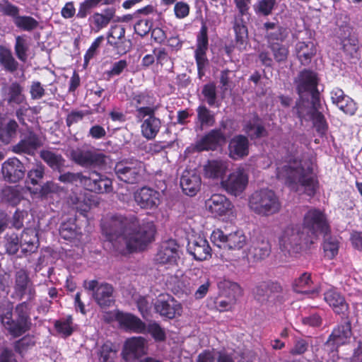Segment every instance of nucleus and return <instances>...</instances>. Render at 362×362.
<instances>
[{
    "mask_svg": "<svg viewBox=\"0 0 362 362\" xmlns=\"http://www.w3.org/2000/svg\"><path fill=\"white\" fill-rule=\"evenodd\" d=\"M102 230L110 242L122 238L129 252L144 250L153 240L156 233L153 222L139 224L136 217L128 218L119 214L112 216L103 222Z\"/></svg>",
    "mask_w": 362,
    "mask_h": 362,
    "instance_id": "obj_1",
    "label": "nucleus"
},
{
    "mask_svg": "<svg viewBox=\"0 0 362 362\" xmlns=\"http://www.w3.org/2000/svg\"><path fill=\"white\" fill-rule=\"evenodd\" d=\"M13 295L21 300L14 308L13 307L0 308V321L4 329L13 338H18L28 332L32 327L30 310L32 303L36 298L37 293L33 282L13 291Z\"/></svg>",
    "mask_w": 362,
    "mask_h": 362,
    "instance_id": "obj_2",
    "label": "nucleus"
},
{
    "mask_svg": "<svg viewBox=\"0 0 362 362\" xmlns=\"http://www.w3.org/2000/svg\"><path fill=\"white\" fill-rule=\"evenodd\" d=\"M248 206L251 211L261 216H269L278 214L281 203L276 192L269 188L255 191L249 197Z\"/></svg>",
    "mask_w": 362,
    "mask_h": 362,
    "instance_id": "obj_3",
    "label": "nucleus"
},
{
    "mask_svg": "<svg viewBox=\"0 0 362 362\" xmlns=\"http://www.w3.org/2000/svg\"><path fill=\"white\" fill-rule=\"evenodd\" d=\"M336 25L339 28L338 38L340 40L344 53L349 59L360 57L359 42L354 27L350 23V18L346 13L337 16Z\"/></svg>",
    "mask_w": 362,
    "mask_h": 362,
    "instance_id": "obj_4",
    "label": "nucleus"
},
{
    "mask_svg": "<svg viewBox=\"0 0 362 362\" xmlns=\"http://www.w3.org/2000/svg\"><path fill=\"white\" fill-rule=\"evenodd\" d=\"M114 171L119 180L134 185L144 181L146 168L143 161L132 158L117 162Z\"/></svg>",
    "mask_w": 362,
    "mask_h": 362,
    "instance_id": "obj_5",
    "label": "nucleus"
},
{
    "mask_svg": "<svg viewBox=\"0 0 362 362\" xmlns=\"http://www.w3.org/2000/svg\"><path fill=\"white\" fill-rule=\"evenodd\" d=\"M70 158L76 164L83 168H93L99 170L105 168L110 160L109 156L98 151L73 149Z\"/></svg>",
    "mask_w": 362,
    "mask_h": 362,
    "instance_id": "obj_6",
    "label": "nucleus"
},
{
    "mask_svg": "<svg viewBox=\"0 0 362 362\" xmlns=\"http://www.w3.org/2000/svg\"><path fill=\"white\" fill-rule=\"evenodd\" d=\"M286 161V164L277 166L276 178L283 181L288 187L295 188L298 186V181L305 169L300 164L301 160L298 159L295 155L287 156Z\"/></svg>",
    "mask_w": 362,
    "mask_h": 362,
    "instance_id": "obj_7",
    "label": "nucleus"
},
{
    "mask_svg": "<svg viewBox=\"0 0 362 362\" xmlns=\"http://www.w3.org/2000/svg\"><path fill=\"white\" fill-rule=\"evenodd\" d=\"M301 228L306 230L307 235L313 237H317L319 233L326 234L329 231L326 214L317 208H311L305 214Z\"/></svg>",
    "mask_w": 362,
    "mask_h": 362,
    "instance_id": "obj_8",
    "label": "nucleus"
},
{
    "mask_svg": "<svg viewBox=\"0 0 362 362\" xmlns=\"http://www.w3.org/2000/svg\"><path fill=\"white\" fill-rule=\"evenodd\" d=\"M154 107H140L136 108V118L143 120L141 124L142 136L148 140L156 138L161 127V121L156 117Z\"/></svg>",
    "mask_w": 362,
    "mask_h": 362,
    "instance_id": "obj_9",
    "label": "nucleus"
},
{
    "mask_svg": "<svg viewBox=\"0 0 362 362\" xmlns=\"http://www.w3.org/2000/svg\"><path fill=\"white\" fill-rule=\"evenodd\" d=\"M85 289L92 291V296L97 305L102 309L110 308L115 303L114 288L108 283H101L94 279L84 281Z\"/></svg>",
    "mask_w": 362,
    "mask_h": 362,
    "instance_id": "obj_10",
    "label": "nucleus"
},
{
    "mask_svg": "<svg viewBox=\"0 0 362 362\" xmlns=\"http://www.w3.org/2000/svg\"><path fill=\"white\" fill-rule=\"evenodd\" d=\"M208 47V27L204 22H202L200 30L197 35L196 49L194 51V58L199 78L205 75V69L209 64V60L206 57Z\"/></svg>",
    "mask_w": 362,
    "mask_h": 362,
    "instance_id": "obj_11",
    "label": "nucleus"
},
{
    "mask_svg": "<svg viewBox=\"0 0 362 362\" xmlns=\"http://www.w3.org/2000/svg\"><path fill=\"white\" fill-rule=\"evenodd\" d=\"M343 322L338 324L333 328L329 334L325 346L330 347V351H337V349L349 342L352 336L351 323L348 315L344 316Z\"/></svg>",
    "mask_w": 362,
    "mask_h": 362,
    "instance_id": "obj_12",
    "label": "nucleus"
},
{
    "mask_svg": "<svg viewBox=\"0 0 362 362\" xmlns=\"http://www.w3.org/2000/svg\"><path fill=\"white\" fill-rule=\"evenodd\" d=\"M248 175L242 168L230 173L228 177L221 182L223 188L232 196L238 197L243 193L248 185Z\"/></svg>",
    "mask_w": 362,
    "mask_h": 362,
    "instance_id": "obj_13",
    "label": "nucleus"
},
{
    "mask_svg": "<svg viewBox=\"0 0 362 362\" xmlns=\"http://www.w3.org/2000/svg\"><path fill=\"white\" fill-rule=\"evenodd\" d=\"M134 199L141 209L154 210L161 203V194L155 189L144 186L137 189L134 193Z\"/></svg>",
    "mask_w": 362,
    "mask_h": 362,
    "instance_id": "obj_14",
    "label": "nucleus"
},
{
    "mask_svg": "<svg viewBox=\"0 0 362 362\" xmlns=\"http://www.w3.org/2000/svg\"><path fill=\"white\" fill-rule=\"evenodd\" d=\"M154 309L156 313L169 320L180 316L182 313L181 303L170 295H160L154 303Z\"/></svg>",
    "mask_w": 362,
    "mask_h": 362,
    "instance_id": "obj_15",
    "label": "nucleus"
},
{
    "mask_svg": "<svg viewBox=\"0 0 362 362\" xmlns=\"http://www.w3.org/2000/svg\"><path fill=\"white\" fill-rule=\"evenodd\" d=\"M303 231L299 223H290L283 230L279 238V245L282 251L290 252L299 246L303 239Z\"/></svg>",
    "mask_w": 362,
    "mask_h": 362,
    "instance_id": "obj_16",
    "label": "nucleus"
},
{
    "mask_svg": "<svg viewBox=\"0 0 362 362\" xmlns=\"http://www.w3.org/2000/svg\"><path fill=\"white\" fill-rule=\"evenodd\" d=\"M180 245L173 239L163 242L155 256V262L160 264L175 265L180 259Z\"/></svg>",
    "mask_w": 362,
    "mask_h": 362,
    "instance_id": "obj_17",
    "label": "nucleus"
},
{
    "mask_svg": "<svg viewBox=\"0 0 362 362\" xmlns=\"http://www.w3.org/2000/svg\"><path fill=\"white\" fill-rule=\"evenodd\" d=\"M42 146L40 136L32 129H28L20 141L11 148L12 152L16 154L34 156L36 151Z\"/></svg>",
    "mask_w": 362,
    "mask_h": 362,
    "instance_id": "obj_18",
    "label": "nucleus"
},
{
    "mask_svg": "<svg viewBox=\"0 0 362 362\" xmlns=\"http://www.w3.org/2000/svg\"><path fill=\"white\" fill-rule=\"evenodd\" d=\"M83 187L86 190L102 194L112 190V182L106 175L94 170L88 176L84 175Z\"/></svg>",
    "mask_w": 362,
    "mask_h": 362,
    "instance_id": "obj_19",
    "label": "nucleus"
},
{
    "mask_svg": "<svg viewBox=\"0 0 362 362\" xmlns=\"http://www.w3.org/2000/svg\"><path fill=\"white\" fill-rule=\"evenodd\" d=\"M115 319L124 331L136 334H146V324L136 315L117 310Z\"/></svg>",
    "mask_w": 362,
    "mask_h": 362,
    "instance_id": "obj_20",
    "label": "nucleus"
},
{
    "mask_svg": "<svg viewBox=\"0 0 362 362\" xmlns=\"http://www.w3.org/2000/svg\"><path fill=\"white\" fill-rule=\"evenodd\" d=\"M126 30L122 25H115L107 33V44L118 54H126L129 51L130 42L125 36Z\"/></svg>",
    "mask_w": 362,
    "mask_h": 362,
    "instance_id": "obj_21",
    "label": "nucleus"
},
{
    "mask_svg": "<svg viewBox=\"0 0 362 362\" xmlns=\"http://www.w3.org/2000/svg\"><path fill=\"white\" fill-rule=\"evenodd\" d=\"M250 142L248 136L236 134L228 141V157L233 160H240L250 154Z\"/></svg>",
    "mask_w": 362,
    "mask_h": 362,
    "instance_id": "obj_22",
    "label": "nucleus"
},
{
    "mask_svg": "<svg viewBox=\"0 0 362 362\" xmlns=\"http://www.w3.org/2000/svg\"><path fill=\"white\" fill-rule=\"evenodd\" d=\"M1 172L5 181L16 183L24 177L25 169L19 159L13 157L2 163Z\"/></svg>",
    "mask_w": 362,
    "mask_h": 362,
    "instance_id": "obj_23",
    "label": "nucleus"
},
{
    "mask_svg": "<svg viewBox=\"0 0 362 362\" xmlns=\"http://www.w3.org/2000/svg\"><path fill=\"white\" fill-rule=\"evenodd\" d=\"M187 252L198 261H204L211 257V248L206 238L194 236L188 241Z\"/></svg>",
    "mask_w": 362,
    "mask_h": 362,
    "instance_id": "obj_24",
    "label": "nucleus"
},
{
    "mask_svg": "<svg viewBox=\"0 0 362 362\" xmlns=\"http://www.w3.org/2000/svg\"><path fill=\"white\" fill-rule=\"evenodd\" d=\"M226 137L221 129H214L201 138L197 143V148L201 151H215L225 143Z\"/></svg>",
    "mask_w": 362,
    "mask_h": 362,
    "instance_id": "obj_25",
    "label": "nucleus"
},
{
    "mask_svg": "<svg viewBox=\"0 0 362 362\" xmlns=\"http://www.w3.org/2000/svg\"><path fill=\"white\" fill-rule=\"evenodd\" d=\"M146 339L143 337H132L126 340L124 345L123 358L126 360L139 358L146 354Z\"/></svg>",
    "mask_w": 362,
    "mask_h": 362,
    "instance_id": "obj_26",
    "label": "nucleus"
},
{
    "mask_svg": "<svg viewBox=\"0 0 362 362\" xmlns=\"http://www.w3.org/2000/svg\"><path fill=\"white\" fill-rule=\"evenodd\" d=\"M206 207L214 216H223L231 210L233 205L225 195L214 194L206 202Z\"/></svg>",
    "mask_w": 362,
    "mask_h": 362,
    "instance_id": "obj_27",
    "label": "nucleus"
},
{
    "mask_svg": "<svg viewBox=\"0 0 362 362\" xmlns=\"http://www.w3.org/2000/svg\"><path fill=\"white\" fill-rule=\"evenodd\" d=\"M296 83V91L301 96L305 93L317 88V74L313 70L304 69L298 74Z\"/></svg>",
    "mask_w": 362,
    "mask_h": 362,
    "instance_id": "obj_28",
    "label": "nucleus"
},
{
    "mask_svg": "<svg viewBox=\"0 0 362 362\" xmlns=\"http://www.w3.org/2000/svg\"><path fill=\"white\" fill-rule=\"evenodd\" d=\"M115 13L116 9L114 7L106 8L103 13L94 12L88 18L91 30L94 33H98L107 28L115 16Z\"/></svg>",
    "mask_w": 362,
    "mask_h": 362,
    "instance_id": "obj_29",
    "label": "nucleus"
},
{
    "mask_svg": "<svg viewBox=\"0 0 362 362\" xmlns=\"http://www.w3.org/2000/svg\"><path fill=\"white\" fill-rule=\"evenodd\" d=\"M324 300L336 314L341 315L342 318L348 315L349 304L339 292L334 289H329L324 293Z\"/></svg>",
    "mask_w": 362,
    "mask_h": 362,
    "instance_id": "obj_30",
    "label": "nucleus"
},
{
    "mask_svg": "<svg viewBox=\"0 0 362 362\" xmlns=\"http://www.w3.org/2000/svg\"><path fill=\"white\" fill-rule=\"evenodd\" d=\"M1 96L9 105H21L25 100L23 87L18 81L4 85L1 88Z\"/></svg>",
    "mask_w": 362,
    "mask_h": 362,
    "instance_id": "obj_31",
    "label": "nucleus"
},
{
    "mask_svg": "<svg viewBox=\"0 0 362 362\" xmlns=\"http://www.w3.org/2000/svg\"><path fill=\"white\" fill-rule=\"evenodd\" d=\"M202 184L200 176L192 171L185 170L180 177V186L183 192L190 197L197 194Z\"/></svg>",
    "mask_w": 362,
    "mask_h": 362,
    "instance_id": "obj_32",
    "label": "nucleus"
},
{
    "mask_svg": "<svg viewBox=\"0 0 362 362\" xmlns=\"http://www.w3.org/2000/svg\"><path fill=\"white\" fill-rule=\"evenodd\" d=\"M263 26L266 30L265 37L269 44L276 43L275 41L283 42L288 35V28L278 23L266 22Z\"/></svg>",
    "mask_w": 362,
    "mask_h": 362,
    "instance_id": "obj_33",
    "label": "nucleus"
},
{
    "mask_svg": "<svg viewBox=\"0 0 362 362\" xmlns=\"http://www.w3.org/2000/svg\"><path fill=\"white\" fill-rule=\"evenodd\" d=\"M271 252V245L267 240L258 237L252 240L248 248L249 255L256 261L267 257Z\"/></svg>",
    "mask_w": 362,
    "mask_h": 362,
    "instance_id": "obj_34",
    "label": "nucleus"
},
{
    "mask_svg": "<svg viewBox=\"0 0 362 362\" xmlns=\"http://www.w3.org/2000/svg\"><path fill=\"white\" fill-rule=\"evenodd\" d=\"M296 57L303 66H308L317 52L314 43L311 41L298 42L295 46Z\"/></svg>",
    "mask_w": 362,
    "mask_h": 362,
    "instance_id": "obj_35",
    "label": "nucleus"
},
{
    "mask_svg": "<svg viewBox=\"0 0 362 362\" xmlns=\"http://www.w3.org/2000/svg\"><path fill=\"white\" fill-rule=\"evenodd\" d=\"M23 235L24 233H22L20 235L12 230L6 233L1 243L7 254L14 255L18 252L22 247Z\"/></svg>",
    "mask_w": 362,
    "mask_h": 362,
    "instance_id": "obj_36",
    "label": "nucleus"
},
{
    "mask_svg": "<svg viewBox=\"0 0 362 362\" xmlns=\"http://www.w3.org/2000/svg\"><path fill=\"white\" fill-rule=\"evenodd\" d=\"M40 156L43 161L53 170L62 173L65 166V159L61 154L49 150H42Z\"/></svg>",
    "mask_w": 362,
    "mask_h": 362,
    "instance_id": "obj_37",
    "label": "nucleus"
},
{
    "mask_svg": "<svg viewBox=\"0 0 362 362\" xmlns=\"http://www.w3.org/2000/svg\"><path fill=\"white\" fill-rule=\"evenodd\" d=\"M233 30L235 47L240 51L245 49L248 43V31L242 18L235 21Z\"/></svg>",
    "mask_w": 362,
    "mask_h": 362,
    "instance_id": "obj_38",
    "label": "nucleus"
},
{
    "mask_svg": "<svg viewBox=\"0 0 362 362\" xmlns=\"http://www.w3.org/2000/svg\"><path fill=\"white\" fill-rule=\"evenodd\" d=\"M0 64L9 73H14L18 69V62L13 57L10 49L0 45Z\"/></svg>",
    "mask_w": 362,
    "mask_h": 362,
    "instance_id": "obj_39",
    "label": "nucleus"
},
{
    "mask_svg": "<svg viewBox=\"0 0 362 362\" xmlns=\"http://www.w3.org/2000/svg\"><path fill=\"white\" fill-rule=\"evenodd\" d=\"M308 114L317 134L320 137L326 136L329 124L323 113L320 111H309Z\"/></svg>",
    "mask_w": 362,
    "mask_h": 362,
    "instance_id": "obj_40",
    "label": "nucleus"
},
{
    "mask_svg": "<svg viewBox=\"0 0 362 362\" xmlns=\"http://www.w3.org/2000/svg\"><path fill=\"white\" fill-rule=\"evenodd\" d=\"M18 127L17 122L13 119H9L5 125L0 121V141L4 144H9L16 136Z\"/></svg>",
    "mask_w": 362,
    "mask_h": 362,
    "instance_id": "obj_41",
    "label": "nucleus"
},
{
    "mask_svg": "<svg viewBox=\"0 0 362 362\" xmlns=\"http://www.w3.org/2000/svg\"><path fill=\"white\" fill-rule=\"evenodd\" d=\"M21 198V192L17 186H6L1 191V202L11 206L18 205Z\"/></svg>",
    "mask_w": 362,
    "mask_h": 362,
    "instance_id": "obj_42",
    "label": "nucleus"
},
{
    "mask_svg": "<svg viewBox=\"0 0 362 362\" xmlns=\"http://www.w3.org/2000/svg\"><path fill=\"white\" fill-rule=\"evenodd\" d=\"M298 185L304 187V192L306 195L313 197L319 188L318 180L313 176H308L305 170L298 181Z\"/></svg>",
    "mask_w": 362,
    "mask_h": 362,
    "instance_id": "obj_43",
    "label": "nucleus"
},
{
    "mask_svg": "<svg viewBox=\"0 0 362 362\" xmlns=\"http://www.w3.org/2000/svg\"><path fill=\"white\" fill-rule=\"evenodd\" d=\"M226 168V167L222 160H209L204 167V175L206 177L218 178L225 173Z\"/></svg>",
    "mask_w": 362,
    "mask_h": 362,
    "instance_id": "obj_44",
    "label": "nucleus"
},
{
    "mask_svg": "<svg viewBox=\"0 0 362 362\" xmlns=\"http://www.w3.org/2000/svg\"><path fill=\"white\" fill-rule=\"evenodd\" d=\"M247 242V237L244 232L237 230L228 234L226 247L229 250H240L246 245Z\"/></svg>",
    "mask_w": 362,
    "mask_h": 362,
    "instance_id": "obj_45",
    "label": "nucleus"
},
{
    "mask_svg": "<svg viewBox=\"0 0 362 362\" xmlns=\"http://www.w3.org/2000/svg\"><path fill=\"white\" fill-rule=\"evenodd\" d=\"M196 111L197 120L201 126L212 127L215 124V115L206 106L199 105Z\"/></svg>",
    "mask_w": 362,
    "mask_h": 362,
    "instance_id": "obj_46",
    "label": "nucleus"
},
{
    "mask_svg": "<svg viewBox=\"0 0 362 362\" xmlns=\"http://www.w3.org/2000/svg\"><path fill=\"white\" fill-rule=\"evenodd\" d=\"M313 284L311 274L308 272L303 273L293 283L294 291L300 293H308Z\"/></svg>",
    "mask_w": 362,
    "mask_h": 362,
    "instance_id": "obj_47",
    "label": "nucleus"
},
{
    "mask_svg": "<svg viewBox=\"0 0 362 362\" xmlns=\"http://www.w3.org/2000/svg\"><path fill=\"white\" fill-rule=\"evenodd\" d=\"M54 327L57 333L63 337L66 338L71 336L74 330L72 316L68 315L65 319L56 320L54 323Z\"/></svg>",
    "mask_w": 362,
    "mask_h": 362,
    "instance_id": "obj_48",
    "label": "nucleus"
},
{
    "mask_svg": "<svg viewBox=\"0 0 362 362\" xmlns=\"http://www.w3.org/2000/svg\"><path fill=\"white\" fill-rule=\"evenodd\" d=\"M92 197V195L81 194L78 197L75 196L71 199L72 204L75 205L76 209L83 214L90 209L91 206L94 203Z\"/></svg>",
    "mask_w": 362,
    "mask_h": 362,
    "instance_id": "obj_49",
    "label": "nucleus"
},
{
    "mask_svg": "<svg viewBox=\"0 0 362 362\" xmlns=\"http://www.w3.org/2000/svg\"><path fill=\"white\" fill-rule=\"evenodd\" d=\"M13 23L18 28L28 32L35 30L39 25V22L30 16H18L13 19Z\"/></svg>",
    "mask_w": 362,
    "mask_h": 362,
    "instance_id": "obj_50",
    "label": "nucleus"
},
{
    "mask_svg": "<svg viewBox=\"0 0 362 362\" xmlns=\"http://www.w3.org/2000/svg\"><path fill=\"white\" fill-rule=\"evenodd\" d=\"M276 6V0H259L254 5L255 13L258 16L271 15Z\"/></svg>",
    "mask_w": 362,
    "mask_h": 362,
    "instance_id": "obj_51",
    "label": "nucleus"
},
{
    "mask_svg": "<svg viewBox=\"0 0 362 362\" xmlns=\"http://www.w3.org/2000/svg\"><path fill=\"white\" fill-rule=\"evenodd\" d=\"M146 334H149L156 342H162L166 339L165 329L156 321L146 325Z\"/></svg>",
    "mask_w": 362,
    "mask_h": 362,
    "instance_id": "obj_52",
    "label": "nucleus"
},
{
    "mask_svg": "<svg viewBox=\"0 0 362 362\" xmlns=\"http://www.w3.org/2000/svg\"><path fill=\"white\" fill-rule=\"evenodd\" d=\"M98 353L102 362H111V360L116 356L117 349L112 341H106L99 348Z\"/></svg>",
    "mask_w": 362,
    "mask_h": 362,
    "instance_id": "obj_53",
    "label": "nucleus"
},
{
    "mask_svg": "<svg viewBox=\"0 0 362 362\" xmlns=\"http://www.w3.org/2000/svg\"><path fill=\"white\" fill-rule=\"evenodd\" d=\"M45 166L38 163L28 172L26 182L28 185L36 186L40 184L45 175Z\"/></svg>",
    "mask_w": 362,
    "mask_h": 362,
    "instance_id": "obj_54",
    "label": "nucleus"
},
{
    "mask_svg": "<svg viewBox=\"0 0 362 362\" xmlns=\"http://www.w3.org/2000/svg\"><path fill=\"white\" fill-rule=\"evenodd\" d=\"M35 345V341L33 335L27 334L16 340L13 344V349L16 353L21 355L29 349Z\"/></svg>",
    "mask_w": 362,
    "mask_h": 362,
    "instance_id": "obj_55",
    "label": "nucleus"
},
{
    "mask_svg": "<svg viewBox=\"0 0 362 362\" xmlns=\"http://www.w3.org/2000/svg\"><path fill=\"white\" fill-rule=\"evenodd\" d=\"M339 248V242L336 238L329 237L323 243V250L329 259H333L337 255Z\"/></svg>",
    "mask_w": 362,
    "mask_h": 362,
    "instance_id": "obj_56",
    "label": "nucleus"
},
{
    "mask_svg": "<svg viewBox=\"0 0 362 362\" xmlns=\"http://www.w3.org/2000/svg\"><path fill=\"white\" fill-rule=\"evenodd\" d=\"M29 49L28 45L26 40L22 36H17L16 37V43L14 46L15 54L17 58L23 62H25L28 59L27 52Z\"/></svg>",
    "mask_w": 362,
    "mask_h": 362,
    "instance_id": "obj_57",
    "label": "nucleus"
},
{
    "mask_svg": "<svg viewBox=\"0 0 362 362\" xmlns=\"http://www.w3.org/2000/svg\"><path fill=\"white\" fill-rule=\"evenodd\" d=\"M269 47L273 53L274 59L279 62H284L288 56V48L281 43H270Z\"/></svg>",
    "mask_w": 362,
    "mask_h": 362,
    "instance_id": "obj_58",
    "label": "nucleus"
},
{
    "mask_svg": "<svg viewBox=\"0 0 362 362\" xmlns=\"http://www.w3.org/2000/svg\"><path fill=\"white\" fill-rule=\"evenodd\" d=\"M202 94L210 107L215 106L217 100L216 86L214 82L203 86Z\"/></svg>",
    "mask_w": 362,
    "mask_h": 362,
    "instance_id": "obj_59",
    "label": "nucleus"
},
{
    "mask_svg": "<svg viewBox=\"0 0 362 362\" xmlns=\"http://www.w3.org/2000/svg\"><path fill=\"white\" fill-rule=\"evenodd\" d=\"M252 293L255 299L259 302L269 300L270 295H269L267 282L262 281L256 284L252 290Z\"/></svg>",
    "mask_w": 362,
    "mask_h": 362,
    "instance_id": "obj_60",
    "label": "nucleus"
},
{
    "mask_svg": "<svg viewBox=\"0 0 362 362\" xmlns=\"http://www.w3.org/2000/svg\"><path fill=\"white\" fill-rule=\"evenodd\" d=\"M59 235L64 240H72L76 236V225L74 223H62L59 228Z\"/></svg>",
    "mask_w": 362,
    "mask_h": 362,
    "instance_id": "obj_61",
    "label": "nucleus"
},
{
    "mask_svg": "<svg viewBox=\"0 0 362 362\" xmlns=\"http://www.w3.org/2000/svg\"><path fill=\"white\" fill-rule=\"evenodd\" d=\"M84 175L81 172L71 173L66 172L61 174L58 180L63 183L76 184L79 183L83 186Z\"/></svg>",
    "mask_w": 362,
    "mask_h": 362,
    "instance_id": "obj_62",
    "label": "nucleus"
},
{
    "mask_svg": "<svg viewBox=\"0 0 362 362\" xmlns=\"http://www.w3.org/2000/svg\"><path fill=\"white\" fill-rule=\"evenodd\" d=\"M60 187L58 184L52 182L47 181L43 185L40 186L39 189H36L33 193H38L41 197H47L48 195L52 193H57L59 192Z\"/></svg>",
    "mask_w": 362,
    "mask_h": 362,
    "instance_id": "obj_63",
    "label": "nucleus"
},
{
    "mask_svg": "<svg viewBox=\"0 0 362 362\" xmlns=\"http://www.w3.org/2000/svg\"><path fill=\"white\" fill-rule=\"evenodd\" d=\"M152 25L153 23L151 20L148 18L140 19L134 24V32L138 35L144 37L151 31Z\"/></svg>",
    "mask_w": 362,
    "mask_h": 362,
    "instance_id": "obj_64",
    "label": "nucleus"
}]
</instances>
